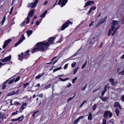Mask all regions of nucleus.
<instances>
[{
	"instance_id": "obj_1",
	"label": "nucleus",
	"mask_w": 124,
	"mask_h": 124,
	"mask_svg": "<svg viewBox=\"0 0 124 124\" xmlns=\"http://www.w3.org/2000/svg\"><path fill=\"white\" fill-rule=\"evenodd\" d=\"M37 46L34 47L32 52L34 53L38 51H44L49 45V43L44 41L39 42L37 44Z\"/></svg>"
},
{
	"instance_id": "obj_2",
	"label": "nucleus",
	"mask_w": 124,
	"mask_h": 124,
	"mask_svg": "<svg viewBox=\"0 0 124 124\" xmlns=\"http://www.w3.org/2000/svg\"><path fill=\"white\" fill-rule=\"evenodd\" d=\"M29 50H27L25 52L23 53H22L21 54V55H19L18 56L19 58H18L21 61L23 60V59L24 58H26L28 57L29 56Z\"/></svg>"
},
{
	"instance_id": "obj_3",
	"label": "nucleus",
	"mask_w": 124,
	"mask_h": 124,
	"mask_svg": "<svg viewBox=\"0 0 124 124\" xmlns=\"http://www.w3.org/2000/svg\"><path fill=\"white\" fill-rule=\"evenodd\" d=\"M112 24L111 29L112 31H113L115 28V29L117 27L118 29L120 27V26L118 25V22L117 21L113 20Z\"/></svg>"
},
{
	"instance_id": "obj_4",
	"label": "nucleus",
	"mask_w": 124,
	"mask_h": 124,
	"mask_svg": "<svg viewBox=\"0 0 124 124\" xmlns=\"http://www.w3.org/2000/svg\"><path fill=\"white\" fill-rule=\"evenodd\" d=\"M16 76V75H14L10 79H9V80H10V81L8 82L9 84H12L14 81L16 82L20 80V78L19 76L18 77L15 79Z\"/></svg>"
},
{
	"instance_id": "obj_5",
	"label": "nucleus",
	"mask_w": 124,
	"mask_h": 124,
	"mask_svg": "<svg viewBox=\"0 0 124 124\" xmlns=\"http://www.w3.org/2000/svg\"><path fill=\"white\" fill-rule=\"evenodd\" d=\"M35 10L33 9L30 11L29 12L27 17L26 18V23H28L30 21V18L32 17L33 15Z\"/></svg>"
},
{
	"instance_id": "obj_6",
	"label": "nucleus",
	"mask_w": 124,
	"mask_h": 124,
	"mask_svg": "<svg viewBox=\"0 0 124 124\" xmlns=\"http://www.w3.org/2000/svg\"><path fill=\"white\" fill-rule=\"evenodd\" d=\"M38 0H35L34 3H31L30 4H28V7H31L34 8L36 6V5L38 2Z\"/></svg>"
},
{
	"instance_id": "obj_7",
	"label": "nucleus",
	"mask_w": 124,
	"mask_h": 124,
	"mask_svg": "<svg viewBox=\"0 0 124 124\" xmlns=\"http://www.w3.org/2000/svg\"><path fill=\"white\" fill-rule=\"evenodd\" d=\"M112 113L109 111H105L103 117L105 118H107L108 116L110 118L112 116Z\"/></svg>"
},
{
	"instance_id": "obj_8",
	"label": "nucleus",
	"mask_w": 124,
	"mask_h": 124,
	"mask_svg": "<svg viewBox=\"0 0 124 124\" xmlns=\"http://www.w3.org/2000/svg\"><path fill=\"white\" fill-rule=\"evenodd\" d=\"M70 23L72 24V22L70 21H68L66 22L63 24L62 26L61 30L63 31L66 28L69 26Z\"/></svg>"
},
{
	"instance_id": "obj_9",
	"label": "nucleus",
	"mask_w": 124,
	"mask_h": 124,
	"mask_svg": "<svg viewBox=\"0 0 124 124\" xmlns=\"http://www.w3.org/2000/svg\"><path fill=\"white\" fill-rule=\"evenodd\" d=\"M25 39V38L24 37V35L22 34L20 39L15 44V46H17L18 45L22 42L23 40H24Z\"/></svg>"
},
{
	"instance_id": "obj_10",
	"label": "nucleus",
	"mask_w": 124,
	"mask_h": 124,
	"mask_svg": "<svg viewBox=\"0 0 124 124\" xmlns=\"http://www.w3.org/2000/svg\"><path fill=\"white\" fill-rule=\"evenodd\" d=\"M68 1V0H62H62H59L58 4L60 5V4H61V7H62L65 5L67 2Z\"/></svg>"
},
{
	"instance_id": "obj_11",
	"label": "nucleus",
	"mask_w": 124,
	"mask_h": 124,
	"mask_svg": "<svg viewBox=\"0 0 124 124\" xmlns=\"http://www.w3.org/2000/svg\"><path fill=\"white\" fill-rule=\"evenodd\" d=\"M27 103H22L20 108L19 109V111L22 112V110L24 109L26 107Z\"/></svg>"
},
{
	"instance_id": "obj_12",
	"label": "nucleus",
	"mask_w": 124,
	"mask_h": 124,
	"mask_svg": "<svg viewBox=\"0 0 124 124\" xmlns=\"http://www.w3.org/2000/svg\"><path fill=\"white\" fill-rule=\"evenodd\" d=\"M94 3V2L93 1H89L85 3L84 8H85L86 6H88L90 5H92Z\"/></svg>"
},
{
	"instance_id": "obj_13",
	"label": "nucleus",
	"mask_w": 124,
	"mask_h": 124,
	"mask_svg": "<svg viewBox=\"0 0 124 124\" xmlns=\"http://www.w3.org/2000/svg\"><path fill=\"white\" fill-rule=\"evenodd\" d=\"M11 41L12 39H9L7 40H6L4 42V44L3 46V49L5 48L7 46V45Z\"/></svg>"
},
{
	"instance_id": "obj_14",
	"label": "nucleus",
	"mask_w": 124,
	"mask_h": 124,
	"mask_svg": "<svg viewBox=\"0 0 124 124\" xmlns=\"http://www.w3.org/2000/svg\"><path fill=\"white\" fill-rule=\"evenodd\" d=\"M11 58V55L8 56L1 60V61L3 62H6L10 61Z\"/></svg>"
},
{
	"instance_id": "obj_15",
	"label": "nucleus",
	"mask_w": 124,
	"mask_h": 124,
	"mask_svg": "<svg viewBox=\"0 0 124 124\" xmlns=\"http://www.w3.org/2000/svg\"><path fill=\"white\" fill-rule=\"evenodd\" d=\"M19 91L18 90H17L16 91H13L11 92V93H8L7 96H10L12 95L17 94Z\"/></svg>"
},
{
	"instance_id": "obj_16",
	"label": "nucleus",
	"mask_w": 124,
	"mask_h": 124,
	"mask_svg": "<svg viewBox=\"0 0 124 124\" xmlns=\"http://www.w3.org/2000/svg\"><path fill=\"white\" fill-rule=\"evenodd\" d=\"M55 37H51L48 39V41L50 44H52L54 43L53 40L55 39Z\"/></svg>"
},
{
	"instance_id": "obj_17",
	"label": "nucleus",
	"mask_w": 124,
	"mask_h": 124,
	"mask_svg": "<svg viewBox=\"0 0 124 124\" xmlns=\"http://www.w3.org/2000/svg\"><path fill=\"white\" fill-rule=\"evenodd\" d=\"M107 18L105 17L100 20L99 21L98 23L99 24H101L103 23L106 20Z\"/></svg>"
},
{
	"instance_id": "obj_18",
	"label": "nucleus",
	"mask_w": 124,
	"mask_h": 124,
	"mask_svg": "<svg viewBox=\"0 0 124 124\" xmlns=\"http://www.w3.org/2000/svg\"><path fill=\"white\" fill-rule=\"evenodd\" d=\"M114 107H118L120 109H121V107L119 103L118 102H116L114 105Z\"/></svg>"
},
{
	"instance_id": "obj_19",
	"label": "nucleus",
	"mask_w": 124,
	"mask_h": 124,
	"mask_svg": "<svg viewBox=\"0 0 124 124\" xmlns=\"http://www.w3.org/2000/svg\"><path fill=\"white\" fill-rule=\"evenodd\" d=\"M28 37H29L30 35L32 33V31L31 30H28L26 32Z\"/></svg>"
},
{
	"instance_id": "obj_20",
	"label": "nucleus",
	"mask_w": 124,
	"mask_h": 124,
	"mask_svg": "<svg viewBox=\"0 0 124 124\" xmlns=\"http://www.w3.org/2000/svg\"><path fill=\"white\" fill-rule=\"evenodd\" d=\"M44 74L43 73H42L40 74H39L38 76H36L35 77V79H37L39 78L42 76Z\"/></svg>"
},
{
	"instance_id": "obj_21",
	"label": "nucleus",
	"mask_w": 124,
	"mask_h": 124,
	"mask_svg": "<svg viewBox=\"0 0 124 124\" xmlns=\"http://www.w3.org/2000/svg\"><path fill=\"white\" fill-rule=\"evenodd\" d=\"M23 118L24 115H22L17 118V120H18L19 121H21L23 120Z\"/></svg>"
},
{
	"instance_id": "obj_22",
	"label": "nucleus",
	"mask_w": 124,
	"mask_h": 124,
	"mask_svg": "<svg viewBox=\"0 0 124 124\" xmlns=\"http://www.w3.org/2000/svg\"><path fill=\"white\" fill-rule=\"evenodd\" d=\"M51 86V84H49L46 85L44 87V88L43 89V90H44L47 89L49 88Z\"/></svg>"
},
{
	"instance_id": "obj_23",
	"label": "nucleus",
	"mask_w": 124,
	"mask_h": 124,
	"mask_svg": "<svg viewBox=\"0 0 124 124\" xmlns=\"http://www.w3.org/2000/svg\"><path fill=\"white\" fill-rule=\"evenodd\" d=\"M115 111L117 116H118L119 113V110L117 108H116L115 110Z\"/></svg>"
},
{
	"instance_id": "obj_24",
	"label": "nucleus",
	"mask_w": 124,
	"mask_h": 124,
	"mask_svg": "<svg viewBox=\"0 0 124 124\" xmlns=\"http://www.w3.org/2000/svg\"><path fill=\"white\" fill-rule=\"evenodd\" d=\"M109 81L111 83L112 85H114V79L112 78H110L109 79Z\"/></svg>"
},
{
	"instance_id": "obj_25",
	"label": "nucleus",
	"mask_w": 124,
	"mask_h": 124,
	"mask_svg": "<svg viewBox=\"0 0 124 124\" xmlns=\"http://www.w3.org/2000/svg\"><path fill=\"white\" fill-rule=\"evenodd\" d=\"M47 11H46L45 12L43 13L42 15L40 16V17H44L45 15H46V14L47 13Z\"/></svg>"
},
{
	"instance_id": "obj_26",
	"label": "nucleus",
	"mask_w": 124,
	"mask_h": 124,
	"mask_svg": "<svg viewBox=\"0 0 124 124\" xmlns=\"http://www.w3.org/2000/svg\"><path fill=\"white\" fill-rule=\"evenodd\" d=\"M69 79V78H65L64 79H63L62 78H59V79H60L61 81H66L67 80H68V79Z\"/></svg>"
},
{
	"instance_id": "obj_27",
	"label": "nucleus",
	"mask_w": 124,
	"mask_h": 124,
	"mask_svg": "<svg viewBox=\"0 0 124 124\" xmlns=\"http://www.w3.org/2000/svg\"><path fill=\"white\" fill-rule=\"evenodd\" d=\"M92 114L90 113L88 116V119L89 120H91L92 119Z\"/></svg>"
},
{
	"instance_id": "obj_28",
	"label": "nucleus",
	"mask_w": 124,
	"mask_h": 124,
	"mask_svg": "<svg viewBox=\"0 0 124 124\" xmlns=\"http://www.w3.org/2000/svg\"><path fill=\"white\" fill-rule=\"evenodd\" d=\"M79 68V67H78L77 68L75 69L73 72V74L74 75H75V74L77 72V71L78 70Z\"/></svg>"
},
{
	"instance_id": "obj_29",
	"label": "nucleus",
	"mask_w": 124,
	"mask_h": 124,
	"mask_svg": "<svg viewBox=\"0 0 124 124\" xmlns=\"http://www.w3.org/2000/svg\"><path fill=\"white\" fill-rule=\"evenodd\" d=\"M9 79H8V80H7L5 82L4 84V85H3L2 86V89H5L6 88V85H5V84H6L7 82L9 80Z\"/></svg>"
},
{
	"instance_id": "obj_30",
	"label": "nucleus",
	"mask_w": 124,
	"mask_h": 124,
	"mask_svg": "<svg viewBox=\"0 0 124 124\" xmlns=\"http://www.w3.org/2000/svg\"><path fill=\"white\" fill-rule=\"evenodd\" d=\"M117 30V27L114 30H113V32L112 34V36H113L115 34L116 31Z\"/></svg>"
},
{
	"instance_id": "obj_31",
	"label": "nucleus",
	"mask_w": 124,
	"mask_h": 124,
	"mask_svg": "<svg viewBox=\"0 0 124 124\" xmlns=\"http://www.w3.org/2000/svg\"><path fill=\"white\" fill-rule=\"evenodd\" d=\"M97 105L96 104H95L94 105L93 107V110L94 111L96 108Z\"/></svg>"
},
{
	"instance_id": "obj_32",
	"label": "nucleus",
	"mask_w": 124,
	"mask_h": 124,
	"mask_svg": "<svg viewBox=\"0 0 124 124\" xmlns=\"http://www.w3.org/2000/svg\"><path fill=\"white\" fill-rule=\"evenodd\" d=\"M61 69V67H59L57 68H56L55 69L53 70V72H54L55 71H58L59 70H60Z\"/></svg>"
},
{
	"instance_id": "obj_33",
	"label": "nucleus",
	"mask_w": 124,
	"mask_h": 124,
	"mask_svg": "<svg viewBox=\"0 0 124 124\" xmlns=\"http://www.w3.org/2000/svg\"><path fill=\"white\" fill-rule=\"evenodd\" d=\"M118 74L124 75V69L123 70L120 72L119 73H118Z\"/></svg>"
},
{
	"instance_id": "obj_34",
	"label": "nucleus",
	"mask_w": 124,
	"mask_h": 124,
	"mask_svg": "<svg viewBox=\"0 0 124 124\" xmlns=\"http://www.w3.org/2000/svg\"><path fill=\"white\" fill-rule=\"evenodd\" d=\"M6 18L5 16H4L3 18L2 21V25H3L6 20Z\"/></svg>"
},
{
	"instance_id": "obj_35",
	"label": "nucleus",
	"mask_w": 124,
	"mask_h": 124,
	"mask_svg": "<svg viewBox=\"0 0 124 124\" xmlns=\"http://www.w3.org/2000/svg\"><path fill=\"white\" fill-rule=\"evenodd\" d=\"M76 62H73L72 63L71 65V67L72 68L74 67L76 65Z\"/></svg>"
},
{
	"instance_id": "obj_36",
	"label": "nucleus",
	"mask_w": 124,
	"mask_h": 124,
	"mask_svg": "<svg viewBox=\"0 0 124 124\" xmlns=\"http://www.w3.org/2000/svg\"><path fill=\"white\" fill-rule=\"evenodd\" d=\"M29 83H27L25 84H23V88H26L28 85H29Z\"/></svg>"
},
{
	"instance_id": "obj_37",
	"label": "nucleus",
	"mask_w": 124,
	"mask_h": 124,
	"mask_svg": "<svg viewBox=\"0 0 124 124\" xmlns=\"http://www.w3.org/2000/svg\"><path fill=\"white\" fill-rule=\"evenodd\" d=\"M101 100L103 101H106L107 100V98L105 97H103L101 98Z\"/></svg>"
},
{
	"instance_id": "obj_38",
	"label": "nucleus",
	"mask_w": 124,
	"mask_h": 124,
	"mask_svg": "<svg viewBox=\"0 0 124 124\" xmlns=\"http://www.w3.org/2000/svg\"><path fill=\"white\" fill-rule=\"evenodd\" d=\"M25 20L20 25L21 27H22L24 26L25 25Z\"/></svg>"
},
{
	"instance_id": "obj_39",
	"label": "nucleus",
	"mask_w": 124,
	"mask_h": 124,
	"mask_svg": "<svg viewBox=\"0 0 124 124\" xmlns=\"http://www.w3.org/2000/svg\"><path fill=\"white\" fill-rule=\"evenodd\" d=\"M87 62V61H86L85 63L81 67L82 69H83L85 67V65H86V64Z\"/></svg>"
},
{
	"instance_id": "obj_40",
	"label": "nucleus",
	"mask_w": 124,
	"mask_h": 124,
	"mask_svg": "<svg viewBox=\"0 0 124 124\" xmlns=\"http://www.w3.org/2000/svg\"><path fill=\"white\" fill-rule=\"evenodd\" d=\"M77 77H76L74 78L72 80V83L73 84L74 83L75 81L77 79Z\"/></svg>"
},
{
	"instance_id": "obj_41",
	"label": "nucleus",
	"mask_w": 124,
	"mask_h": 124,
	"mask_svg": "<svg viewBox=\"0 0 124 124\" xmlns=\"http://www.w3.org/2000/svg\"><path fill=\"white\" fill-rule=\"evenodd\" d=\"M14 105H20V103H19V102L18 101H16L14 103Z\"/></svg>"
},
{
	"instance_id": "obj_42",
	"label": "nucleus",
	"mask_w": 124,
	"mask_h": 124,
	"mask_svg": "<svg viewBox=\"0 0 124 124\" xmlns=\"http://www.w3.org/2000/svg\"><path fill=\"white\" fill-rule=\"evenodd\" d=\"M106 120L105 119H103V121L102 122L103 124H106Z\"/></svg>"
},
{
	"instance_id": "obj_43",
	"label": "nucleus",
	"mask_w": 124,
	"mask_h": 124,
	"mask_svg": "<svg viewBox=\"0 0 124 124\" xmlns=\"http://www.w3.org/2000/svg\"><path fill=\"white\" fill-rule=\"evenodd\" d=\"M106 91H107L105 90H104V91H102V93H101V95L102 96H103L104 95V94H105V93L106 92Z\"/></svg>"
},
{
	"instance_id": "obj_44",
	"label": "nucleus",
	"mask_w": 124,
	"mask_h": 124,
	"mask_svg": "<svg viewBox=\"0 0 124 124\" xmlns=\"http://www.w3.org/2000/svg\"><path fill=\"white\" fill-rule=\"evenodd\" d=\"M86 100H85V101L81 104V105H80V108H81V107L82 106H83V105L86 102Z\"/></svg>"
},
{
	"instance_id": "obj_45",
	"label": "nucleus",
	"mask_w": 124,
	"mask_h": 124,
	"mask_svg": "<svg viewBox=\"0 0 124 124\" xmlns=\"http://www.w3.org/2000/svg\"><path fill=\"white\" fill-rule=\"evenodd\" d=\"M111 33H112V31H111V29H110L109 30L108 32V36H110L111 35Z\"/></svg>"
},
{
	"instance_id": "obj_46",
	"label": "nucleus",
	"mask_w": 124,
	"mask_h": 124,
	"mask_svg": "<svg viewBox=\"0 0 124 124\" xmlns=\"http://www.w3.org/2000/svg\"><path fill=\"white\" fill-rule=\"evenodd\" d=\"M79 121L77 119H76L74 122V124H77Z\"/></svg>"
},
{
	"instance_id": "obj_47",
	"label": "nucleus",
	"mask_w": 124,
	"mask_h": 124,
	"mask_svg": "<svg viewBox=\"0 0 124 124\" xmlns=\"http://www.w3.org/2000/svg\"><path fill=\"white\" fill-rule=\"evenodd\" d=\"M83 117L84 116H80L77 119L79 121L80 119L83 118Z\"/></svg>"
},
{
	"instance_id": "obj_48",
	"label": "nucleus",
	"mask_w": 124,
	"mask_h": 124,
	"mask_svg": "<svg viewBox=\"0 0 124 124\" xmlns=\"http://www.w3.org/2000/svg\"><path fill=\"white\" fill-rule=\"evenodd\" d=\"M121 70V68H118L117 69V72L118 73H118H119L120 72V71Z\"/></svg>"
},
{
	"instance_id": "obj_49",
	"label": "nucleus",
	"mask_w": 124,
	"mask_h": 124,
	"mask_svg": "<svg viewBox=\"0 0 124 124\" xmlns=\"http://www.w3.org/2000/svg\"><path fill=\"white\" fill-rule=\"evenodd\" d=\"M108 85H109V84H108L106 85H105V86L104 88V90H105L107 91V87H108Z\"/></svg>"
},
{
	"instance_id": "obj_50",
	"label": "nucleus",
	"mask_w": 124,
	"mask_h": 124,
	"mask_svg": "<svg viewBox=\"0 0 124 124\" xmlns=\"http://www.w3.org/2000/svg\"><path fill=\"white\" fill-rule=\"evenodd\" d=\"M74 96H73V97H71V98H69V99H68V100H67V101H68V102H69V101H70L74 97Z\"/></svg>"
},
{
	"instance_id": "obj_51",
	"label": "nucleus",
	"mask_w": 124,
	"mask_h": 124,
	"mask_svg": "<svg viewBox=\"0 0 124 124\" xmlns=\"http://www.w3.org/2000/svg\"><path fill=\"white\" fill-rule=\"evenodd\" d=\"M38 96L39 97L42 98L43 96V95L42 93H41L39 94Z\"/></svg>"
},
{
	"instance_id": "obj_52",
	"label": "nucleus",
	"mask_w": 124,
	"mask_h": 124,
	"mask_svg": "<svg viewBox=\"0 0 124 124\" xmlns=\"http://www.w3.org/2000/svg\"><path fill=\"white\" fill-rule=\"evenodd\" d=\"M96 7L95 6H93L92 7H91L90 8L92 9V10H95V9H96Z\"/></svg>"
},
{
	"instance_id": "obj_53",
	"label": "nucleus",
	"mask_w": 124,
	"mask_h": 124,
	"mask_svg": "<svg viewBox=\"0 0 124 124\" xmlns=\"http://www.w3.org/2000/svg\"><path fill=\"white\" fill-rule=\"evenodd\" d=\"M101 88V87H98L97 89L94 90L93 91V92L94 93V92H95L96 91H97L100 89Z\"/></svg>"
},
{
	"instance_id": "obj_54",
	"label": "nucleus",
	"mask_w": 124,
	"mask_h": 124,
	"mask_svg": "<svg viewBox=\"0 0 124 124\" xmlns=\"http://www.w3.org/2000/svg\"><path fill=\"white\" fill-rule=\"evenodd\" d=\"M68 66V64H66L64 67V69H67V68Z\"/></svg>"
},
{
	"instance_id": "obj_55",
	"label": "nucleus",
	"mask_w": 124,
	"mask_h": 124,
	"mask_svg": "<svg viewBox=\"0 0 124 124\" xmlns=\"http://www.w3.org/2000/svg\"><path fill=\"white\" fill-rule=\"evenodd\" d=\"M121 99L122 101H124V95H123L121 98Z\"/></svg>"
},
{
	"instance_id": "obj_56",
	"label": "nucleus",
	"mask_w": 124,
	"mask_h": 124,
	"mask_svg": "<svg viewBox=\"0 0 124 124\" xmlns=\"http://www.w3.org/2000/svg\"><path fill=\"white\" fill-rule=\"evenodd\" d=\"M71 84L70 83H69L67 85V87H69L71 86Z\"/></svg>"
},
{
	"instance_id": "obj_57",
	"label": "nucleus",
	"mask_w": 124,
	"mask_h": 124,
	"mask_svg": "<svg viewBox=\"0 0 124 124\" xmlns=\"http://www.w3.org/2000/svg\"><path fill=\"white\" fill-rule=\"evenodd\" d=\"M13 7H12L11 8V10H10V11L9 13V14H11L13 11Z\"/></svg>"
},
{
	"instance_id": "obj_58",
	"label": "nucleus",
	"mask_w": 124,
	"mask_h": 124,
	"mask_svg": "<svg viewBox=\"0 0 124 124\" xmlns=\"http://www.w3.org/2000/svg\"><path fill=\"white\" fill-rule=\"evenodd\" d=\"M17 112H18L17 111H16V112H13L12 114V115H14L16 114H17Z\"/></svg>"
},
{
	"instance_id": "obj_59",
	"label": "nucleus",
	"mask_w": 124,
	"mask_h": 124,
	"mask_svg": "<svg viewBox=\"0 0 124 124\" xmlns=\"http://www.w3.org/2000/svg\"><path fill=\"white\" fill-rule=\"evenodd\" d=\"M86 85L82 89V91H84L86 88Z\"/></svg>"
},
{
	"instance_id": "obj_60",
	"label": "nucleus",
	"mask_w": 124,
	"mask_h": 124,
	"mask_svg": "<svg viewBox=\"0 0 124 124\" xmlns=\"http://www.w3.org/2000/svg\"><path fill=\"white\" fill-rule=\"evenodd\" d=\"M17 120V118L16 119H12L11 120L12 121H15Z\"/></svg>"
},
{
	"instance_id": "obj_61",
	"label": "nucleus",
	"mask_w": 124,
	"mask_h": 124,
	"mask_svg": "<svg viewBox=\"0 0 124 124\" xmlns=\"http://www.w3.org/2000/svg\"><path fill=\"white\" fill-rule=\"evenodd\" d=\"M103 45V43L102 42H101V43L100 44V46H99V47H101Z\"/></svg>"
},
{
	"instance_id": "obj_62",
	"label": "nucleus",
	"mask_w": 124,
	"mask_h": 124,
	"mask_svg": "<svg viewBox=\"0 0 124 124\" xmlns=\"http://www.w3.org/2000/svg\"><path fill=\"white\" fill-rule=\"evenodd\" d=\"M36 24L37 25H39V21H37L36 23Z\"/></svg>"
},
{
	"instance_id": "obj_63",
	"label": "nucleus",
	"mask_w": 124,
	"mask_h": 124,
	"mask_svg": "<svg viewBox=\"0 0 124 124\" xmlns=\"http://www.w3.org/2000/svg\"><path fill=\"white\" fill-rule=\"evenodd\" d=\"M122 24H124V18H123V19L122 20Z\"/></svg>"
},
{
	"instance_id": "obj_64",
	"label": "nucleus",
	"mask_w": 124,
	"mask_h": 124,
	"mask_svg": "<svg viewBox=\"0 0 124 124\" xmlns=\"http://www.w3.org/2000/svg\"><path fill=\"white\" fill-rule=\"evenodd\" d=\"M40 86V84H37L35 86L36 87H39Z\"/></svg>"
}]
</instances>
